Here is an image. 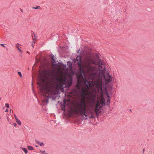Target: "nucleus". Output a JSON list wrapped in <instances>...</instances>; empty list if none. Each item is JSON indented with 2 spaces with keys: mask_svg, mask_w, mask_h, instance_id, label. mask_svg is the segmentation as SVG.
<instances>
[{
  "mask_svg": "<svg viewBox=\"0 0 154 154\" xmlns=\"http://www.w3.org/2000/svg\"><path fill=\"white\" fill-rule=\"evenodd\" d=\"M8 112V109H6L5 111V112Z\"/></svg>",
  "mask_w": 154,
  "mask_h": 154,
  "instance_id": "nucleus-38",
  "label": "nucleus"
},
{
  "mask_svg": "<svg viewBox=\"0 0 154 154\" xmlns=\"http://www.w3.org/2000/svg\"><path fill=\"white\" fill-rule=\"evenodd\" d=\"M76 107L77 108L75 110L76 112L79 113L82 116H88L85 102L84 100H80L77 102Z\"/></svg>",
  "mask_w": 154,
  "mask_h": 154,
  "instance_id": "nucleus-2",
  "label": "nucleus"
},
{
  "mask_svg": "<svg viewBox=\"0 0 154 154\" xmlns=\"http://www.w3.org/2000/svg\"><path fill=\"white\" fill-rule=\"evenodd\" d=\"M44 101L46 102V103L47 104L48 102V99H45L44 100Z\"/></svg>",
  "mask_w": 154,
  "mask_h": 154,
  "instance_id": "nucleus-27",
  "label": "nucleus"
},
{
  "mask_svg": "<svg viewBox=\"0 0 154 154\" xmlns=\"http://www.w3.org/2000/svg\"><path fill=\"white\" fill-rule=\"evenodd\" d=\"M51 98H52L53 100H54L56 99L55 97H53L52 96H51Z\"/></svg>",
  "mask_w": 154,
  "mask_h": 154,
  "instance_id": "nucleus-35",
  "label": "nucleus"
},
{
  "mask_svg": "<svg viewBox=\"0 0 154 154\" xmlns=\"http://www.w3.org/2000/svg\"><path fill=\"white\" fill-rule=\"evenodd\" d=\"M81 56L80 55H78L76 59H74L73 60V62L74 63H76L78 65L79 67L81 68Z\"/></svg>",
  "mask_w": 154,
  "mask_h": 154,
  "instance_id": "nucleus-6",
  "label": "nucleus"
},
{
  "mask_svg": "<svg viewBox=\"0 0 154 154\" xmlns=\"http://www.w3.org/2000/svg\"><path fill=\"white\" fill-rule=\"evenodd\" d=\"M40 8H41V7L39 6H36V7L32 8V9H40Z\"/></svg>",
  "mask_w": 154,
  "mask_h": 154,
  "instance_id": "nucleus-21",
  "label": "nucleus"
},
{
  "mask_svg": "<svg viewBox=\"0 0 154 154\" xmlns=\"http://www.w3.org/2000/svg\"><path fill=\"white\" fill-rule=\"evenodd\" d=\"M58 85L60 87H61L62 86V82H61V81H60L59 82H58Z\"/></svg>",
  "mask_w": 154,
  "mask_h": 154,
  "instance_id": "nucleus-25",
  "label": "nucleus"
},
{
  "mask_svg": "<svg viewBox=\"0 0 154 154\" xmlns=\"http://www.w3.org/2000/svg\"><path fill=\"white\" fill-rule=\"evenodd\" d=\"M13 125H14V126L15 127H16V126L17 125V124L15 123H14L13 124Z\"/></svg>",
  "mask_w": 154,
  "mask_h": 154,
  "instance_id": "nucleus-36",
  "label": "nucleus"
},
{
  "mask_svg": "<svg viewBox=\"0 0 154 154\" xmlns=\"http://www.w3.org/2000/svg\"><path fill=\"white\" fill-rule=\"evenodd\" d=\"M27 53H28V54H29V52L28 51H27Z\"/></svg>",
  "mask_w": 154,
  "mask_h": 154,
  "instance_id": "nucleus-43",
  "label": "nucleus"
},
{
  "mask_svg": "<svg viewBox=\"0 0 154 154\" xmlns=\"http://www.w3.org/2000/svg\"><path fill=\"white\" fill-rule=\"evenodd\" d=\"M86 63L88 65V72L89 74V79L92 80V81H88L86 78L83 79V82L87 88H88V86H90L93 84L97 88L98 90L102 91V88L101 80L100 81L98 79V74L96 68L94 66H91V65L95 63V62L94 59L91 58H89L86 62Z\"/></svg>",
  "mask_w": 154,
  "mask_h": 154,
  "instance_id": "nucleus-1",
  "label": "nucleus"
},
{
  "mask_svg": "<svg viewBox=\"0 0 154 154\" xmlns=\"http://www.w3.org/2000/svg\"><path fill=\"white\" fill-rule=\"evenodd\" d=\"M69 63V62H68V63Z\"/></svg>",
  "mask_w": 154,
  "mask_h": 154,
  "instance_id": "nucleus-45",
  "label": "nucleus"
},
{
  "mask_svg": "<svg viewBox=\"0 0 154 154\" xmlns=\"http://www.w3.org/2000/svg\"><path fill=\"white\" fill-rule=\"evenodd\" d=\"M16 120V122H17V123L19 125H21V122L19 120V119H17Z\"/></svg>",
  "mask_w": 154,
  "mask_h": 154,
  "instance_id": "nucleus-16",
  "label": "nucleus"
},
{
  "mask_svg": "<svg viewBox=\"0 0 154 154\" xmlns=\"http://www.w3.org/2000/svg\"><path fill=\"white\" fill-rule=\"evenodd\" d=\"M14 116L15 117V118L16 120L18 119L15 114H14Z\"/></svg>",
  "mask_w": 154,
  "mask_h": 154,
  "instance_id": "nucleus-33",
  "label": "nucleus"
},
{
  "mask_svg": "<svg viewBox=\"0 0 154 154\" xmlns=\"http://www.w3.org/2000/svg\"><path fill=\"white\" fill-rule=\"evenodd\" d=\"M101 104L102 105L101 106H102V107L105 104L104 100H103L102 101Z\"/></svg>",
  "mask_w": 154,
  "mask_h": 154,
  "instance_id": "nucleus-22",
  "label": "nucleus"
},
{
  "mask_svg": "<svg viewBox=\"0 0 154 154\" xmlns=\"http://www.w3.org/2000/svg\"><path fill=\"white\" fill-rule=\"evenodd\" d=\"M21 149L26 154H27V153L28 151L26 148L22 147Z\"/></svg>",
  "mask_w": 154,
  "mask_h": 154,
  "instance_id": "nucleus-15",
  "label": "nucleus"
},
{
  "mask_svg": "<svg viewBox=\"0 0 154 154\" xmlns=\"http://www.w3.org/2000/svg\"><path fill=\"white\" fill-rule=\"evenodd\" d=\"M11 109H10V111L11 112Z\"/></svg>",
  "mask_w": 154,
  "mask_h": 154,
  "instance_id": "nucleus-44",
  "label": "nucleus"
},
{
  "mask_svg": "<svg viewBox=\"0 0 154 154\" xmlns=\"http://www.w3.org/2000/svg\"><path fill=\"white\" fill-rule=\"evenodd\" d=\"M16 47L17 48V50L19 51L21 53H22V51L20 49V48H21V47L19 46L18 45H16Z\"/></svg>",
  "mask_w": 154,
  "mask_h": 154,
  "instance_id": "nucleus-13",
  "label": "nucleus"
},
{
  "mask_svg": "<svg viewBox=\"0 0 154 154\" xmlns=\"http://www.w3.org/2000/svg\"><path fill=\"white\" fill-rule=\"evenodd\" d=\"M102 63L100 64V62H99V69L100 71H102V72L104 73L106 70V68L104 66H102Z\"/></svg>",
  "mask_w": 154,
  "mask_h": 154,
  "instance_id": "nucleus-9",
  "label": "nucleus"
},
{
  "mask_svg": "<svg viewBox=\"0 0 154 154\" xmlns=\"http://www.w3.org/2000/svg\"><path fill=\"white\" fill-rule=\"evenodd\" d=\"M46 154H48V153H46Z\"/></svg>",
  "mask_w": 154,
  "mask_h": 154,
  "instance_id": "nucleus-46",
  "label": "nucleus"
},
{
  "mask_svg": "<svg viewBox=\"0 0 154 154\" xmlns=\"http://www.w3.org/2000/svg\"><path fill=\"white\" fill-rule=\"evenodd\" d=\"M37 143L39 144L41 146H42L44 145V144L43 142H40L38 141H36Z\"/></svg>",
  "mask_w": 154,
  "mask_h": 154,
  "instance_id": "nucleus-14",
  "label": "nucleus"
},
{
  "mask_svg": "<svg viewBox=\"0 0 154 154\" xmlns=\"http://www.w3.org/2000/svg\"><path fill=\"white\" fill-rule=\"evenodd\" d=\"M18 74L21 77H22V74H21V73L20 72H18Z\"/></svg>",
  "mask_w": 154,
  "mask_h": 154,
  "instance_id": "nucleus-28",
  "label": "nucleus"
},
{
  "mask_svg": "<svg viewBox=\"0 0 154 154\" xmlns=\"http://www.w3.org/2000/svg\"><path fill=\"white\" fill-rule=\"evenodd\" d=\"M103 75L104 77L105 81L106 83H108L112 81V77L111 76L109 75L108 73L107 74L106 76L103 75Z\"/></svg>",
  "mask_w": 154,
  "mask_h": 154,
  "instance_id": "nucleus-7",
  "label": "nucleus"
},
{
  "mask_svg": "<svg viewBox=\"0 0 154 154\" xmlns=\"http://www.w3.org/2000/svg\"><path fill=\"white\" fill-rule=\"evenodd\" d=\"M0 45L2 46L3 47H5L4 44H1Z\"/></svg>",
  "mask_w": 154,
  "mask_h": 154,
  "instance_id": "nucleus-37",
  "label": "nucleus"
},
{
  "mask_svg": "<svg viewBox=\"0 0 154 154\" xmlns=\"http://www.w3.org/2000/svg\"><path fill=\"white\" fill-rule=\"evenodd\" d=\"M65 101H66V100H64L63 101V102H64L63 103H61V106H62V107L65 106L66 105V103Z\"/></svg>",
  "mask_w": 154,
  "mask_h": 154,
  "instance_id": "nucleus-12",
  "label": "nucleus"
},
{
  "mask_svg": "<svg viewBox=\"0 0 154 154\" xmlns=\"http://www.w3.org/2000/svg\"><path fill=\"white\" fill-rule=\"evenodd\" d=\"M50 75V72L46 70H43L39 74L40 79L42 82L44 81V78L49 77Z\"/></svg>",
  "mask_w": 154,
  "mask_h": 154,
  "instance_id": "nucleus-5",
  "label": "nucleus"
},
{
  "mask_svg": "<svg viewBox=\"0 0 154 154\" xmlns=\"http://www.w3.org/2000/svg\"><path fill=\"white\" fill-rule=\"evenodd\" d=\"M27 148L29 150H32L33 149V147L30 146H28Z\"/></svg>",
  "mask_w": 154,
  "mask_h": 154,
  "instance_id": "nucleus-17",
  "label": "nucleus"
},
{
  "mask_svg": "<svg viewBox=\"0 0 154 154\" xmlns=\"http://www.w3.org/2000/svg\"><path fill=\"white\" fill-rule=\"evenodd\" d=\"M88 116L91 119L93 118L94 117V115L92 113H91V115L89 116Z\"/></svg>",
  "mask_w": 154,
  "mask_h": 154,
  "instance_id": "nucleus-23",
  "label": "nucleus"
},
{
  "mask_svg": "<svg viewBox=\"0 0 154 154\" xmlns=\"http://www.w3.org/2000/svg\"><path fill=\"white\" fill-rule=\"evenodd\" d=\"M105 89H106V95L107 96L108 95H109V93L107 92L106 89V88Z\"/></svg>",
  "mask_w": 154,
  "mask_h": 154,
  "instance_id": "nucleus-34",
  "label": "nucleus"
},
{
  "mask_svg": "<svg viewBox=\"0 0 154 154\" xmlns=\"http://www.w3.org/2000/svg\"><path fill=\"white\" fill-rule=\"evenodd\" d=\"M41 80V83H40V82H37V84L38 85H39V86H40L41 84H42V83L43 82H42V81H41V80Z\"/></svg>",
  "mask_w": 154,
  "mask_h": 154,
  "instance_id": "nucleus-30",
  "label": "nucleus"
},
{
  "mask_svg": "<svg viewBox=\"0 0 154 154\" xmlns=\"http://www.w3.org/2000/svg\"><path fill=\"white\" fill-rule=\"evenodd\" d=\"M110 100L109 98H108L107 99V105L109 106V104L110 103Z\"/></svg>",
  "mask_w": 154,
  "mask_h": 154,
  "instance_id": "nucleus-19",
  "label": "nucleus"
},
{
  "mask_svg": "<svg viewBox=\"0 0 154 154\" xmlns=\"http://www.w3.org/2000/svg\"><path fill=\"white\" fill-rule=\"evenodd\" d=\"M5 106H6V107L7 108H9V104L8 103H6L5 104Z\"/></svg>",
  "mask_w": 154,
  "mask_h": 154,
  "instance_id": "nucleus-26",
  "label": "nucleus"
},
{
  "mask_svg": "<svg viewBox=\"0 0 154 154\" xmlns=\"http://www.w3.org/2000/svg\"><path fill=\"white\" fill-rule=\"evenodd\" d=\"M38 146H37V145H36V146H36V147H38Z\"/></svg>",
  "mask_w": 154,
  "mask_h": 154,
  "instance_id": "nucleus-42",
  "label": "nucleus"
},
{
  "mask_svg": "<svg viewBox=\"0 0 154 154\" xmlns=\"http://www.w3.org/2000/svg\"><path fill=\"white\" fill-rule=\"evenodd\" d=\"M107 97L108 98L109 97V95H107Z\"/></svg>",
  "mask_w": 154,
  "mask_h": 154,
  "instance_id": "nucleus-40",
  "label": "nucleus"
},
{
  "mask_svg": "<svg viewBox=\"0 0 154 154\" xmlns=\"http://www.w3.org/2000/svg\"><path fill=\"white\" fill-rule=\"evenodd\" d=\"M80 68H81V67ZM80 77H81V78L82 79V80L84 79L85 78H86V76L85 73V72L84 71V70L80 68Z\"/></svg>",
  "mask_w": 154,
  "mask_h": 154,
  "instance_id": "nucleus-10",
  "label": "nucleus"
},
{
  "mask_svg": "<svg viewBox=\"0 0 154 154\" xmlns=\"http://www.w3.org/2000/svg\"><path fill=\"white\" fill-rule=\"evenodd\" d=\"M62 110L63 111H65V107H62L61 108Z\"/></svg>",
  "mask_w": 154,
  "mask_h": 154,
  "instance_id": "nucleus-32",
  "label": "nucleus"
},
{
  "mask_svg": "<svg viewBox=\"0 0 154 154\" xmlns=\"http://www.w3.org/2000/svg\"><path fill=\"white\" fill-rule=\"evenodd\" d=\"M35 42L34 41H33V42L32 43V46L33 48H34V45H35Z\"/></svg>",
  "mask_w": 154,
  "mask_h": 154,
  "instance_id": "nucleus-29",
  "label": "nucleus"
},
{
  "mask_svg": "<svg viewBox=\"0 0 154 154\" xmlns=\"http://www.w3.org/2000/svg\"><path fill=\"white\" fill-rule=\"evenodd\" d=\"M73 91L75 92L78 95L80 96L82 98V100H84L85 101V89L84 88H82L80 90H78L76 88L73 90Z\"/></svg>",
  "mask_w": 154,
  "mask_h": 154,
  "instance_id": "nucleus-4",
  "label": "nucleus"
},
{
  "mask_svg": "<svg viewBox=\"0 0 154 154\" xmlns=\"http://www.w3.org/2000/svg\"><path fill=\"white\" fill-rule=\"evenodd\" d=\"M40 152L42 153V154H43V153H45V150H44L43 151L40 150Z\"/></svg>",
  "mask_w": 154,
  "mask_h": 154,
  "instance_id": "nucleus-31",
  "label": "nucleus"
},
{
  "mask_svg": "<svg viewBox=\"0 0 154 154\" xmlns=\"http://www.w3.org/2000/svg\"><path fill=\"white\" fill-rule=\"evenodd\" d=\"M52 63L54 65H57V62L56 61V59L52 61Z\"/></svg>",
  "mask_w": 154,
  "mask_h": 154,
  "instance_id": "nucleus-18",
  "label": "nucleus"
},
{
  "mask_svg": "<svg viewBox=\"0 0 154 154\" xmlns=\"http://www.w3.org/2000/svg\"><path fill=\"white\" fill-rule=\"evenodd\" d=\"M51 60H52V61L53 60H55L56 59V58H54V55L53 54H52L51 55Z\"/></svg>",
  "mask_w": 154,
  "mask_h": 154,
  "instance_id": "nucleus-20",
  "label": "nucleus"
},
{
  "mask_svg": "<svg viewBox=\"0 0 154 154\" xmlns=\"http://www.w3.org/2000/svg\"><path fill=\"white\" fill-rule=\"evenodd\" d=\"M32 37H33V40H36L37 38V37L35 35V34L34 32H33V34H32Z\"/></svg>",
  "mask_w": 154,
  "mask_h": 154,
  "instance_id": "nucleus-11",
  "label": "nucleus"
},
{
  "mask_svg": "<svg viewBox=\"0 0 154 154\" xmlns=\"http://www.w3.org/2000/svg\"><path fill=\"white\" fill-rule=\"evenodd\" d=\"M85 120H86V119H88L87 118H85Z\"/></svg>",
  "mask_w": 154,
  "mask_h": 154,
  "instance_id": "nucleus-41",
  "label": "nucleus"
},
{
  "mask_svg": "<svg viewBox=\"0 0 154 154\" xmlns=\"http://www.w3.org/2000/svg\"><path fill=\"white\" fill-rule=\"evenodd\" d=\"M56 80L57 83L60 81L59 78L58 77H57L56 78Z\"/></svg>",
  "mask_w": 154,
  "mask_h": 154,
  "instance_id": "nucleus-24",
  "label": "nucleus"
},
{
  "mask_svg": "<svg viewBox=\"0 0 154 154\" xmlns=\"http://www.w3.org/2000/svg\"><path fill=\"white\" fill-rule=\"evenodd\" d=\"M20 11H21L22 12H23V10L22 9H20Z\"/></svg>",
  "mask_w": 154,
  "mask_h": 154,
  "instance_id": "nucleus-39",
  "label": "nucleus"
},
{
  "mask_svg": "<svg viewBox=\"0 0 154 154\" xmlns=\"http://www.w3.org/2000/svg\"><path fill=\"white\" fill-rule=\"evenodd\" d=\"M96 98L97 96L95 94L91 93L88 96V102L91 106H93L95 105Z\"/></svg>",
  "mask_w": 154,
  "mask_h": 154,
  "instance_id": "nucleus-3",
  "label": "nucleus"
},
{
  "mask_svg": "<svg viewBox=\"0 0 154 154\" xmlns=\"http://www.w3.org/2000/svg\"><path fill=\"white\" fill-rule=\"evenodd\" d=\"M102 108V106L100 105V103L98 100H97L96 106V108L95 109V112L96 114L98 113L99 111Z\"/></svg>",
  "mask_w": 154,
  "mask_h": 154,
  "instance_id": "nucleus-8",
  "label": "nucleus"
}]
</instances>
